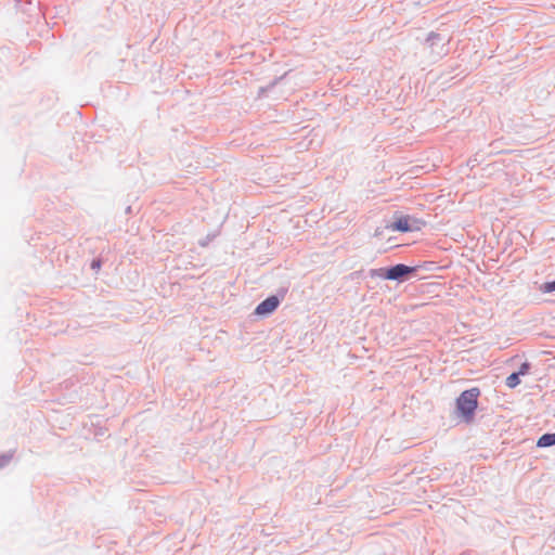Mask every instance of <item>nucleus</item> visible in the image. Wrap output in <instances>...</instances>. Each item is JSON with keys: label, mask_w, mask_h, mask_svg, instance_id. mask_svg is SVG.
Masks as SVG:
<instances>
[{"label": "nucleus", "mask_w": 555, "mask_h": 555, "mask_svg": "<svg viewBox=\"0 0 555 555\" xmlns=\"http://www.w3.org/2000/svg\"><path fill=\"white\" fill-rule=\"evenodd\" d=\"M91 268H92L93 270H95V271L100 270V268H101V261H100V260H98V259L93 260V261L91 262Z\"/></svg>", "instance_id": "6e6552de"}, {"label": "nucleus", "mask_w": 555, "mask_h": 555, "mask_svg": "<svg viewBox=\"0 0 555 555\" xmlns=\"http://www.w3.org/2000/svg\"><path fill=\"white\" fill-rule=\"evenodd\" d=\"M415 271V268L408 267L405 264H396L387 270L385 278L388 280H398L409 273H412Z\"/></svg>", "instance_id": "7ed1b4c3"}, {"label": "nucleus", "mask_w": 555, "mask_h": 555, "mask_svg": "<svg viewBox=\"0 0 555 555\" xmlns=\"http://www.w3.org/2000/svg\"><path fill=\"white\" fill-rule=\"evenodd\" d=\"M280 300L276 296H270L257 306L255 312L259 315L270 314L278 308Z\"/></svg>", "instance_id": "f03ea898"}, {"label": "nucleus", "mask_w": 555, "mask_h": 555, "mask_svg": "<svg viewBox=\"0 0 555 555\" xmlns=\"http://www.w3.org/2000/svg\"><path fill=\"white\" fill-rule=\"evenodd\" d=\"M544 293H552L555 291V280L553 282L544 283L541 287Z\"/></svg>", "instance_id": "0eeeda50"}, {"label": "nucleus", "mask_w": 555, "mask_h": 555, "mask_svg": "<svg viewBox=\"0 0 555 555\" xmlns=\"http://www.w3.org/2000/svg\"><path fill=\"white\" fill-rule=\"evenodd\" d=\"M9 457L7 456H2L0 457V467L3 466L4 464H7L9 462Z\"/></svg>", "instance_id": "1a4fd4ad"}, {"label": "nucleus", "mask_w": 555, "mask_h": 555, "mask_svg": "<svg viewBox=\"0 0 555 555\" xmlns=\"http://www.w3.org/2000/svg\"><path fill=\"white\" fill-rule=\"evenodd\" d=\"M388 229H390L392 231H400V232L412 231V228L410 225V217L409 216L399 217L395 222H392L390 225H388Z\"/></svg>", "instance_id": "20e7f679"}, {"label": "nucleus", "mask_w": 555, "mask_h": 555, "mask_svg": "<svg viewBox=\"0 0 555 555\" xmlns=\"http://www.w3.org/2000/svg\"><path fill=\"white\" fill-rule=\"evenodd\" d=\"M527 364H524L520 369V371L518 373H513L511 374L507 378H506V385L509 387V388H514L516 387L520 380H519V375L520 374H525L526 370H527Z\"/></svg>", "instance_id": "39448f33"}, {"label": "nucleus", "mask_w": 555, "mask_h": 555, "mask_svg": "<svg viewBox=\"0 0 555 555\" xmlns=\"http://www.w3.org/2000/svg\"><path fill=\"white\" fill-rule=\"evenodd\" d=\"M537 446L540 447V448H546V447H552V446H555V434H544L542 435L538 442H537Z\"/></svg>", "instance_id": "423d86ee"}, {"label": "nucleus", "mask_w": 555, "mask_h": 555, "mask_svg": "<svg viewBox=\"0 0 555 555\" xmlns=\"http://www.w3.org/2000/svg\"><path fill=\"white\" fill-rule=\"evenodd\" d=\"M480 390L474 387L463 391L456 399V410L464 422L470 423L474 420Z\"/></svg>", "instance_id": "f257e3e1"}]
</instances>
